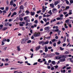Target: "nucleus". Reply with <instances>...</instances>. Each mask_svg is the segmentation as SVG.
Listing matches in <instances>:
<instances>
[{
  "instance_id": "33",
  "label": "nucleus",
  "mask_w": 73,
  "mask_h": 73,
  "mask_svg": "<svg viewBox=\"0 0 73 73\" xmlns=\"http://www.w3.org/2000/svg\"><path fill=\"white\" fill-rule=\"evenodd\" d=\"M50 37H51V35L50 36H49L46 37V38L47 39H49V38H50Z\"/></svg>"
},
{
  "instance_id": "48",
  "label": "nucleus",
  "mask_w": 73,
  "mask_h": 73,
  "mask_svg": "<svg viewBox=\"0 0 73 73\" xmlns=\"http://www.w3.org/2000/svg\"><path fill=\"white\" fill-rule=\"evenodd\" d=\"M56 41V39H54L52 40V42H54Z\"/></svg>"
},
{
  "instance_id": "31",
  "label": "nucleus",
  "mask_w": 73,
  "mask_h": 73,
  "mask_svg": "<svg viewBox=\"0 0 73 73\" xmlns=\"http://www.w3.org/2000/svg\"><path fill=\"white\" fill-rule=\"evenodd\" d=\"M69 8H70V7L69 6L66 7V8L65 9L66 10V9H68Z\"/></svg>"
},
{
  "instance_id": "3",
  "label": "nucleus",
  "mask_w": 73,
  "mask_h": 73,
  "mask_svg": "<svg viewBox=\"0 0 73 73\" xmlns=\"http://www.w3.org/2000/svg\"><path fill=\"white\" fill-rule=\"evenodd\" d=\"M39 44H42V46H44L45 45V42L44 41H40L38 42Z\"/></svg>"
},
{
  "instance_id": "61",
  "label": "nucleus",
  "mask_w": 73,
  "mask_h": 73,
  "mask_svg": "<svg viewBox=\"0 0 73 73\" xmlns=\"http://www.w3.org/2000/svg\"><path fill=\"white\" fill-rule=\"evenodd\" d=\"M66 3L67 4H69V1H66Z\"/></svg>"
},
{
  "instance_id": "20",
  "label": "nucleus",
  "mask_w": 73,
  "mask_h": 73,
  "mask_svg": "<svg viewBox=\"0 0 73 73\" xmlns=\"http://www.w3.org/2000/svg\"><path fill=\"white\" fill-rule=\"evenodd\" d=\"M49 27H45L44 29L46 30H47V29H49Z\"/></svg>"
},
{
  "instance_id": "60",
  "label": "nucleus",
  "mask_w": 73,
  "mask_h": 73,
  "mask_svg": "<svg viewBox=\"0 0 73 73\" xmlns=\"http://www.w3.org/2000/svg\"><path fill=\"white\" fill-rule=\"evenodd\" d=\"M0 9H1V10H4V7H1Z\"/></svg>"
},
{
  "instance_id": "6",
  "label": "nucleus",
  "mask_w": 73,
  "mask_h": 73,
  "mask_svg": "<svg viewBox=\"0 0 73 73\" xmlns=\"http://www.w3.org/2000/svg\"><path fill=\"white\" fill-rule=\"evenodd\" d=\"M42 7V12H43V13H44V12H45V11H46V9L45 8H44V6H43Z\"/></svg>"
},
{
  "instance_id": "43",
  "label": "nucleus",
  "mask_w": 73,
  "mask_h": 73,
  "mask_svg": "<svg viewBox=\"0 0 73 73\" xmlns=\"http://www.w3.org/2000/svg\"><path fill=\"white\" fill-rule=\"evenodd\" d=\"M53 46H56V43H54L53 44Z\"/></svg>"
},
{
  "instance_id": "1",
  "label": "nucleus",
  "mask_w": 73,
  "mask_h": 73,
  "mask_svg": "<svg viewBox=\"0 0 73 73\" xmlns=\"http://www.w3.org/2000/svg\"><path fill=\"white\" fill-rule=\"evenodd\" d=\"M29 40V38L28 37L25 38H23L21 41V43L22 44H24V43H25L26 42L28 41Z\"/></svg>"
},
{
  "instance_id": "44",
  "label": "nucleus",
  "mask_w": 73,
  "mask_h": 73,
  "mask_svg": "<svg viewBox=\"0 0 73 73\" xmlns=\"http://www.w3.org/2000/svg\"><path fill=\"white\" fill-rule=\"evenodd\" d=\"M34 23H35V24H37V20H35L34 21Z\"/></svg>"
},
{
  "instance_id": "16",
  "label": "nucleus",
  "mask_w": 73,
  "mask_h": 73,
  "mask_svg": "<svg viewBox=\"0 0 73 73\" xmlns=\"http://www.w3.org/2000/svg\"><path fill=\"white\" fill-rule=\"evenodd\" d=\"M8 24H9V23H5V27H6V26H8Z\"/></svg>"
},
{
  "instance_id": "4",
  "label": "nucleus",
  "mask_w": 73,
  "mask_h": 73,
  "mask_svg": "<svg viewBox=\"0 0 73 73\" xmlns=\"http://www.w3.org/2000/svg\"><path fill=\"white\" fill-rule=\"evenodd\" d=\"M57 11V10L55 8H54L52 10L53 13H55Z\"/></svg>"
},
{
  "instance_id": "57",
  "label": "nucleus",
  "mask_w": 73,
  "mask_h": 73,
  "mask_svg": "<svg viewBox=\"0 0 73 73\" xmlns=\"http://www.w3.org/2000/svg\"><path fill=\"white\" fill-rule=\"evenodd\" d=\"M19 25L21 27H23V25H23V24H19Z\"/></svg>"
},
{
  "instance_id": "24",
  "label": "nucleus",
  "mask_w": 73,
  "mask_h": 73,
  "mask_svg": "<svg viewBox=\"0 0 73 73\" xmlns=\"http://www.w3.org/2000/svg\"><path fill=\"white\" fill-rule=\"evenodd\" d=\"M50 5V7H51L52 8H54V5L52 4H51Z\"/></svg>"
},
{
  "instance_id": "34",
  "label": "nucleus",
  "mask_w": 73,
  "mask_h": 73,
  "mask_svg": "<svg viewBox=\"0 0 73 73\" xmlns=\"http://www.w3.org/2000/svg\"><path fill=\"white\" fill-rule=\"evenodd\" d=\"M69 21L68 19H67L65 21L66 23H69Z\"/></svg>"
},
{
  "instance_id": "36",
  "label": "nucleus",
  "mask_w": 73,
  "mask_h": 73,
  "mask_svg": "<svg viewBox=\"0 0 73 73\" xmlns=\"http://www.w3.org/2000/svg\"><path fill=\"white\" fill-rule=\"evenodd\" d=\"M54 3L55 5H57V4H58V1H56Z\"/></svg>"
},
{
  "instance_id": "64",
  "label": "nucleus",
  "mask_w": 73,
  "mask_h": 73,
  "mask_svg": "<svg viewBox=\"0 0 73 73\" xmlns=\"http://www.w3.org/2000/svg\"><path fill=\"white\" fill-rule=\"evenodd\" d=\"M63 14L64 15H66V14H67V12H64Z\"/></svg>"
},
{
  "instance_id": "8",
  "label": "nucleus",
  "mask_w": 73,
  "mask_h": 73,
  "mask_svg": "<svg viewBox=\"0 0 73 73\" xmlns=\"http://www.w3.org/2000/svg\"><path fill=\"white\" fill-rule=\"evenodd\" d=\"M44 51L45 52H47L48 51V48L46 46H45V47Z\"/></svg>"
},
{
  "instance_id": "63",
  "label": "nucleus",
  "mask_w": 73,
  "mask_h": 73,
  "mask_svg": "<svg viewBox=\"0 0 73 73\" xmlns=\"http://www.w3.org/2000/svg\"><path fill=\"white\" fill-rule=\"evenodd\" d=\"M3 13H7V12L6 11H5V10H3Z\"/></svg>"
},
{
  "instance_id": "38",
  "label": "nucleus",
  "mask_w": 73,
  "mask_h": 73,
  "mask_svg": "<svg viewBox=\"0 0 73 73\" xmlns=\"http://www.w3.org/2000/svg\"><path fill=\"white\" fill-rule=\"evenodd\" d=\"M61 58H66V56H65L64 55H63L61 56Z\"/></svg>"
},
{
  "instance_id": "12",
  "label": "nucleus",
  "mask_w": 73,
  "mask_h": 73,
  "mask_svg": "<svg viewBox=\"0 0 73 73\" xmlns=\"http://www.w3.org/2000/svg\"><path fill=\"white\" fill-rule=\"evenodd\" d=\"M20 16V15H19V20H20V21H23V18L21 17Z\"/></svg>"
},
{
  "instance_id": "30",
  "label": "nucleus",
  "mask_w": 73,
  "mask_h": 73,
  "mask_svg": "<svg viewBox=\"0 0 73 73\" xmlns=\"http://www.w3.org/2000/svg\"><path fill=\"white\" fill-rule=\"evenodd\" d=\"M49 44V41H46L44 42V44Z\"/></svg>"
},
{
  "instance_id": "50",
  "label": "nucleus",
  "mask_w": 73,
  "mask_h": 73,
  "mask_svg": "<svg viewBox=\"0 0 73 73\" xmlns=\"http://www.w3.org/2000/svg\"><path fill=\"white\" fill-rule=\"evenodd\" d=\"M58 44H59V45H60V44H61V41H59L57 42Z\"/></svg>"
},
{
  "instance_id": "25",
  "label": "nucleus",
  "mask_w": 73,
  "mask_h": 73,
  "mask_svg": "<svg viewBox=\"0 0 73 73\" xmlns=\"http://www.w3.org/2000/svg\"><path fill=\"white\" fill-rule=\"evenodd\" d=\"M31 42L32 41L31 40H29L27 41V43H28V44H29V43H31Z\"/></svg>"
},
{
  "instance_id": "32",
  "label": "nucleus",
  "mask_w": 73,
  "mask_h": 73,
  "mask_svg": "<svg viewBox=\"0 0 73 73\" xmlns=\"http://www.w3.org/2000/svg\"><path fill=\"white\" fill-rule=\"evenodd\" d=\"M60 49L61 50H64V48H62L61 47H60Z\"/></svg>"
},
{
  "instance_id": "53",
  "label": "nucleus",
  "mask_w": 73,
  "mask_h": 73,
  "mask_svg": "<svg viewBox=\"0 0 73 73\" xmlns=\"http://www.w3.org/2000/svg\"><path fill=\"white\" fill-rule=\"evenodd\" d=\"M13 14L14 15H16L17 13H16V12H14Z\"/></svg>"
},
{
  "instance_id": "23",
  "label": "nucleus",
  "mask_w": 73,
  "mask_h": 73,
  "mask_svg": "<svg viewBox=\"0 0 73 73\" xmlns=\"http://www.w3.org/2000/svg\"><path fill=\"white\" fill-rule=\"evenodd\" d=\"M3 42H6L7 41V39L6 38H3Z\"/></svg>"
},
{
  "instance_id": "27",
  "label": "nucleus",
  "mask_w": 73,
  "mask_h": 73,
  "mask_svg": "<svg viewBox=\"0 0 73 73\" xmlns=\"http://www.w3.org/2000/svg\"><path fill=\"white\" fill-rule=\"evenodd\" d=\"M28 17H24V20H25V21H26V20H27V18H28Z\"/></svg>"
},
{
  "instance_id": "18",
  "label": "nucleus",
  "mask_w": 73,
  "mask_h": 73,
  "mask_svg": "<svg viewBox=\"0 0 73 73\" xmlns=\"http://www.w3.org/2000/svg\"><path fill=\"white\" fill-rule=\"evenodd\" d=\"M60 72L61 73H65V70H61Z\"/></svg>"
},
{
  "instance_id": "14",
  "label": "nucleus",
  "mask_w": 73,
  "mask_h": 73,
  "mask_svg": "<svg viewBox=\"0 0 73 73\" xmlns=\"http://www.w3.org/2000/svg\"><path fill=\"white\" fill-rule=\"evenodd\" d=\"M20 9H23V10L24 9V7H23V5H21L20 7Z\"/></svg>"
},
{
  "instance_id": "11",
  "label": "nucleus",
  "mask_w": 73,
  "mask_h": 73,
  "mask_svg": "<svg viewBox=\"0 0 73 73\" xmlns=\"http://www.w3.org/2000/svg\"><path fill=\"white\" fill-rule=\"evenodd\" d=\"M17 48L18 51H20V50H21V49H20V46H17Z\"/></svg>"
},
{
  "instance_id": "56",
  "label": "nucleus",
  "mask_w": 73,
  "mask_h": 73,
  "mask_svg": "<svg viewBox=\"0 0 73 73\" xmlns=\"http://www.w3.org/2000/svg\"><path fill=\"white\" fill-rule=\"evenodd\" d=\"M54 67H52L51 69V70H54Z\"/></svg>"
},
{
  "instance_id": "54",
  "label": "nucleus",
  "mask_w": 73,
  "mask_h": 73,
  "mask_svg": "<svg viewBox=\"0 0 73 73\" xmlns=\"http://www.w3.org/2000/svg\"><path fill=\"white\" fill-rule=\"evenodd\" d=\"M66 45V44L65 43L63 44L62 45L63 46H65Z\"/></svg>"
},
{
  "instance_id": "28",
  "label": "nucleus",
  "mask_w": 73,
  "mask_h": 73,
  "mask_svg": "<svg viewBox=\"0 0 73 73\" xmlns=\"http://www.w3.org/2000/svg\"><path fill=\"white\" fill-rule=\"evenodd\" d=\"M18 63L20 64H23V62H20V61H18L17 62Z\"/></svg>"
},
{
  "instance_id": "55",
  "label": "nucleus",
  "mask_w": 73,
  "mask_h": 73,
  "mask_svg": "<svg viewBox=\"0 0 73 73\" xmlns=\"http://www.w3.org/2000/svg\"><path fill=\"white\" fill-rule=\"evenodd\" d=\"M63 41L64 42H65V41H66V38H63Z\"/></svg>"
},
{
  "instance_id": "40",
  "label": "nucleus",
  "mask_w": 73,
  "mask_h": 73,
  "mask_svg": "<svg viewBox=\"0 0 73 73\" xmlns=\"http://www.w3.org/2000/svg\"><path fill=\"white\" fill-rule=\"evenodd\" d=\"M71 68V67L70 66V67H68L66 68V69L67 70H68L69 69H70Z\"/></svg>"
},
{
  "instance_id": "21",
  "label": "nucleus",
  "mask_w": 73,
  "mask_h": 73,
  "mask_svg": "<svg viewBox=\"0 0 73 73\" xmlns=\"http://www.w3.org/2000/svg\"><path fill=\"white\" fill-rule=\"evenodd\" d=\"M7 27H4L2 29V31H5V30H7Z\"/></svg>"
},
{
  "instance_id": "42",
  "label": "nucleus",
  "mask_w": 73,
  "mask_h": 73,
  "mask_svg": "<svg viewBox=\"0 0 73 73\" xmlns=\"http://www.w3.org/2000/svg\"><path fill=\"white\" fill-rule=\"evenodd\" d=\"M59 31V30L58 29H55V32H58V31Z\"/></svg>"
},
{
  "instance_id": "5",
  "label": "nucleus",
  "mask_w": 73,
  "mask_h": 73,
  "mask_svg": "<svg viewBox=\"0 0 73 73\" xmlns=\"http://www.w3.org/2000/svg\"><path fill=\"white\" fill-rule=\"evenodd\" d=\"M66 60L65 58H64L60 59L59 61L60 62H64V61H65Z\"/></svg>"
},
{
  "instance_id": "62",
  "label": "nucleus",
  "mask_w": 73,
  "mask_h": 73,
  "mask_svg": "<svg viewBox=\"0 0 73 73\" xmlns=\"http://www.w3.org/2000/svg\"><path fill=\"white\" fill-rule=\"evenodd\" d=\"M51 60H49L48 61V63H51Z\"/></svg>"
},
{
  "instance_id": "49",
  "label": "nucleus",
  "mask_w": 73,
  "mask_h": 73,
  "mask_svg": "<svg viewBox=\"0 0 73 73\" xmlns=\"http://www.w3.org/2000/svg\"><path fill=\"white\" fill-rule=\"evenodd\" d=\"M70 3L71 4H72L73 3V1L72 0H71L70 1Z\"/></svg>"
},
{
  "instance_id": "7",
  "label": "nucleus",
  "mask_w": 73,
  "mask_h": 73,
  "mask_svg": "<svg viewBox=\"0 0 73 73\" xmlns=\"http://www.w3.org/2000/svg\"><path fill=\"white\" fill-rule=\"evenodd\" d=\"M40 48H41L40 46H38L36 48L35 50L37 51V50H38L39 49H40Z\"/></svg>"
},
{
  "instance_id": "19",
  "label": "nucleus",
  "mask_w": 73,
  "mask_h": 73,
  "mask_svg": "<svg viewBox=\"0 0 73 73\" xmlns=\"http://www.w3.org/2000/svg\"><path fill=\"white\" fill-rule=\"evenodd\" d=\"M51 62H52V64H53V65H56L55 61H52Z\"/></svg>"
},
{
  "instance_id": "2",
  "label": "nucleus",
  "mask_w": 73,
  "mask_h": 73,
  "mask_svg": "<svg viewBox=\"0 0 73 73\" xmlns=\"http://www.w3.org/2000/svg\"><path fill=\"white\" fill-rule=\"evenodd\" d=\"M33 36L34 37H38V36H41L40 33L38 32V33H36V32H35Z\"/></svg>"
},
{
  "instance_id": "47",
  "label": "nucleus",
  "mask_w": 73,
  "mask_h": 73,
  "mask_svg": "<svg viewBox=\"0 0 73 73\" xmlns=\"http://www.w3.org/2000/svg\"><path fill=\"white\" fill-rule=\"evenodd\" d=\"M6 4H7V5H9V1H8V0L7 1Z\"/></svg>"
},
{
  "instance_id": "9",
  "label": "nucleus",
  "mask_w": 73,
  "mask_h": 73,
  "mask_svg": "<svg viewBox=\"0 0 73 73\" xmlns=\"http://www.w3.org/2000/svg\"><path fill=\"white\" fill-rule=\"evenodd\" d=\"M62 19H63V18H60V17H58L56 18V20H62Z\"/></svg>"
},
{
  "instance_id": "29",
  "label": "nucleus",
  "mask_w": 73,
  "mask_h": 73,
  "mask_svg": "<svg viewBox=\"0 0 73 73\" xmlns=\"http://www.w3.org/2000/svg\"><path fill=\"white\" fill-rule=\"evenodd\" d=\"M49 24V22H48L46 23V24L44 25V26H46V25H48Z\"/></svg>"
},
{
  "instance_id": "10",
  "label": "nucleus",
  "mask_w": 73,
  "mask_h": 73,
  "mask_svg": "<svg viewBox=\"0 0 73 73\" xmlns=\"http://www.w3.org/2000/svg\"><path fill=\"white\" fill-rule=\"evenodd\" d=\"M25 13L26 14V15H27L28 14H29L30 13V12L28 10H27L26 11H25Z\"/></svg>"
},
{
  "instance_id": "52",
  "label": "nucleus",
  "mask_w": 73,
  "mask_h": 73,
  "mask_svg": "<svg viewBox=\"0 0 73 73\" xmlns=\"http://www.w3.org/2000/svg\"><path fill=\"white\" fill-rule=\"evenodd\" d=\"M13 0H12L10 1V4H12V3H13Z\"/></svg>"
},
{
  "instance_id": "41",
  "label": "nucleus",
  "mask_w": 73,
  "mask_h": 73,
  "mask_svg": "<svg viewBox=\"0 0 73 73\" xmlns=\"http://www.w3.org/2000/svg\"><path fill=\"white\" fill-rule=\"evenodd\" d=\"M31 38L32 39H33L34 40H35V39H34V36H33L32 35V36L31 37Z\"/></svg>"
},
{
  "instance_id": "59",
  "label": "nucleus",
  "mask_w": 73,
  "mask_h": 73,
  "mask_svg": "<svg viewBox=\"0 0 73 73\" xmlns=\"http://www.w3.org/2000/svg\"><path fill=\"white\" fill-rule=\"evenodd\" d=\"M54 67H55V69H57V68L58 67V66L57 65H56V66H54Z\"/></svg>"
},
{
  "instance_id": "51",
  "label": "nucleus",
  "mask_w": 73,
  "mask_h": 73,
  "mask_svg": "<svg viewBox=\"0 0 73 73\" xmlns=\"http://www.w3.org/2000/svg\"><path fill=\"white\" fill-rule=\"evenodd\" d=\"M52 46L48 47V49H52Z\"/></svg>"
},
{
  "instance_id": "39",
  "label": "nucleus",
  "mask_w": 73,
  "mask_h": 73,
  "mask_svg": "<svg viewBox=\"0 0 73 73\" xmlns=\"http://www.w3.org/2000/svg\"><path fill=\"white\" fill-rule=\"evenodd\" d=\"M1 45H4L5 44V43L4 42L2 41H1Z\"/></svg>"
},
{
  "instance_id": "22",
  "label": "nucleus",
  "mask_w": 73,
  "mask_h": 73,
  "mask_svg": "<svg viewBox=\"0 0 73 73\" xmlns=\"http://www.w3.org/2000/svg\"><path fill=\"white\" fill-rule=\"evenodd\" d=\"M48 13L49 14H52V10H50L48 12Z\"/></svg>"
},
{
  "instance_id": "35",
  "label": "nucleus",
  "mask_w": 73,
  "mask_h": 73,
  "mask_svg": "<svg viewBox=\"0 0 73 73\" xmlns=\"http://www.w3.org/2000/svg\"><path fill=\"white\" fill-rule=\"evenodd\" d=\"M69 52H68V51H67L65 52H64V54H69Z\"/></svg>"
},
{
  "instance_id": "26",
  "label": "nucleus",
  "mask_w": 73,
  "mask_h": 73,
  "mask_svg": "<svg viewBox=\"0 0 73 73\" xmlns=\"http://www.w3.org/2000/svg\"><path fill=\"white\" fill-rule=\"evenodd\" d=\"M61 32V31L60 30H59V31H58V35H60V33Z\"/></svg>"
},
{
  "instance_id": "45",
  "label": "nucleus",
  "mask_w": 73,
  "mask_h": 73,
  "mask_svg": "<svg viewBox=\"0 0 73 73\" xmlns=\"http://www.w3.org/2000/svg\"><path fill=\"white\" fill-rule=\"evenodd\" d=\"M6 41L8 42H9L10 41V40H9V39H7V40L6 39Z\"/></svg>"
},
{
  "instance_id": "17",
  "label": "nucleus",
  "mask_w": 73,
  "mask_h": 73,
  "mask_svg": "<svg viewBox=\"0 0 73 73\" xmlns=\"http://www.w3.org/2000/svg\"><path fill=\"white\" fill-rule=\"evenodd\" d=\"M3 25H0V30L3 29Z\"/></svg>"
},
{
  "instance_id": "46",
  "label": "nucleus",
  "mask_w": 73,
  "mask_h": 73,
  "mask_svg": "<svg viewBox=\"0 0 73 73\" xmlns=\"http://www.w3.org/2000/svg\"><path fill=\"white\" fill-rule=\"evenodd\" d=\"M56 24L57 25H60V24H61V23L60 22H58L56 23Z\"/></svg>"
},
{
  "instance_id": "58",
  "label": "nucleus",
  "mask_w": 73,
  "mask_h": 73,
  "mask_svg": "<svg viewBox=\"0 0 73 73\" xmlns=\"http://www.w3.org/2000/svg\"><path fill=\"white\" fill-rule=\"evenodd\" d=\"M26 26H28V24H29L28 22H26Z\"/></svg>"
},
{
  "instance_id": "15",
  "label": "nucleus",
  "mask_w": 73,
  "mask_h": 73,
  "mask_svg": "<svg viewBox=\"0 0 73 73\" xmlns=\"http://www.w3.org/2000/svg\"><path fill=\"white\" fill-rule=\"evenodd\" d=\"M17 9V7H15L14 9H13L11 10V11L13 12V11H15V10H16Z\"/></svg>"
},
{
  "instance_id": "13",
  "label": "nucleus",
  "mask_w": 73,
  "mask_h": 73,
  "mask_svg": "<svg viewBox=\"0 0 73 73\" xmlns=\"http://www.w3.org/2000/svg\"><path fill=\"white\" fill-rule=\"evenodd\" d=\"M35 13L34 12H33L32 11L31 12V16H34L35 15Z\"/></svg>"
},
{
  "instance_id": "37",
  "label": "nucleus",
  "mask_w": 73,
  "mask_h": 73,
  "mask_svg": "<svg viewBox=\"0 0 73 73\" xmlns=\"http://www.w3.org/2000/svg\"><path fill=\"white\" fill-rule=\"evenodd\" d=\"M55 54L56 55H60V53L58 52H55Z\"/></svg>"
}]
</instances>
